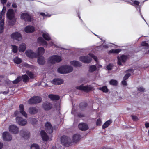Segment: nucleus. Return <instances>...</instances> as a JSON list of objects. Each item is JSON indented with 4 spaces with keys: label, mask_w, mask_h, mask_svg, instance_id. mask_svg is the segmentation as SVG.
<instances>
[{
    "label": "nucleus",
    "mask_w": 149,
    "mask_h": 149,
    "mask_svg": "<svg viewBox=\"0 0 149 149\" xmlns=\"http://www.w3.org/2000/svg\"><path fill=\"white\" fill-rule=\"evenodd\" d=\"M112 121L111 120H109L106 121L102 125L103 129H105L111 123Z\"/></svg>",
    "instance_id": "34"
},
{
    "label": "nucleus",
    "mask_w": 149,
    "mask_h": 149,
    "mask_svg": "<svg viewBox=\"0 0 149 149\" xmlns=\"http://www.w3.org/2000/svg\"><path fill=\"white\" fill-rule=\"evenodd\" d=\"M39 147L37 144H32L31 147V149H39Z\"/></svg>",
    "instance_id": "40"
},
{
    "label": "nucleus",
    "mask_w": 149,
    "mask_h": 149,
    "mask_svg": "<svg viewBox=\"0 0 149 149\" xmlns=\"http://www.w3.org/2000/svg\"><path fill=\"white\" fill-rule=\"evenodd\" d=\"M57 71L58 72L61 74L67 73V71L65 70V66H62L58 68L57 69Z\"/></svg>",
    "instance_id": "23"
},
{
    "label": "nucleus",
    "mask_w": 149,
    "mask_h": 149,
    "mask_svg": "<svg viewBox=\"0 0 149 149\" xmlns=\"http://www.w3.org/2000/svg\"><path fill=\"white\" fill-rule=\"evenodd\" d=\"M64 66L65 70L68 72H67V73L73 71V68L72 66L69 65H66Z\"/></svg>",
    "instance_id": "30"
},
{
    "label": "nucleus",
    "mask_w": 149,
    "mask_h": 149,
    "mask_svg": "<svg viewBox=\"0 0 149 149\" xmlns=\"http://www.w3.org/2000/svg\"><path fill=\"white\" fill-rule=\"evenodd\" d=\"M133 1V2H130V4L134 6L136 8L137 7V6H138L140 3L139 2L136 0L134 1Z\"/></svg>",
    "instance_id": "37"
},
{
    "label": "nucleus",
    "mask_w": 149,
    "mask_h": 149,
    "mask_svg": "<svg viewBox=\"0 0 149 149\" xmlns=\"http://www.w3.org/2000/svg\"><path fill=\"white\" fill-rule=\"evenodd\" d=\"M121 51V50L120 49H112L109 51L110 53H118Z\"/></svg>",
    "instance_id": "41"
},
{
    "label": "nucleus",
    "mask_w": 149,
    "mask_h": 149,
    "mask_svg": "<svg viewBox=\"0 0 149 149\" xmlns=\"http://www.w3.org/2000/svg\"><path fill=\"white\" fill-rule=\"evenodd\" d=\"M3 139L4 141H10L12 139L11 134L8 132H5L3 134Z\"/></svg>",
    "instance_id": "11"
},
{
    "label": "nucleus",
    "mask_w": 149,
    "mask_h": 149,
    "mask_svg": "<svg viewBox=\"0 0 149 149\" xmlns=\"http://www.w3.org/2000/svg\"><path fill=\"white\" fill-rule=\"evenodd\" d=\"M79 60L84 63H88L90 62L92 59L88 56H81L79 58Z\"/></svg>",
    "instance_id": "9"
},
{
    "label": "nucleus",
    "mask_w": 149,
    "mask_h": 149,
    "mask_svg": "<svg viewBox=\"0 0 149 149\" xmlns=\"http://www.w3.org/2000/svg\"><path fill=\"white\" fill-rule=\"evenodd\" d=\"M23 65L24 66L27 67L28 66V65L26 63H24L23 64Z\"/></svg>",
    "instance_id": "62"
},
{
    "label": "nucleus",
    "mask_w": 149,
    "mask_h": 149,
    "mask_svg": "<svg viewBox=\"0 0 149 149\" xmlns=\"http://www.w3.org/2000/svg\"><path fill=\"white\" fill-rule=\"evenodd\" d=\"M45 130L48 133H51L53 132V128L51 123L47 122L45 124Z\"/></svg>",
    "instance_id": "5"
},
{
    "label": "nucleus",
    "mask_w": 149,
    "mask_h": 149,
    "mask_svg": "<svg viewBox=\"0 0 149 149\" xmlns=\"http://www.w3.org/2000/svg\"><path fill=\"white\" fill-rule=\"evenodd\" d=\"M113 67L112 65L111 64H109L107 66V68L108 70H111Z\"/></svg>",
    "instance_id": "49"
},
{
    "label": "nucleus",
    "mask_w": 149,
    "mask_h": 149,
    "mask_svg": "<svg viewBox=\"0 0 149 149\" xmlns=\"http://www.w3.org/2000/svg\"><path fill=\"white\" fill-rule=\"evenodd\" d=\"M96 67L95 65H92L89 67V71L90 72H93L96 69Z\"/></svg>",
    "instance_id": "39"
},
{
    "label": "nucleus",
    "mask_w": 149,
    "mask_h": 149,
    "mask_svg": "<svg viewBox=\"0 0 149 149\" xmlns=\"http://www.w3.org/2000/svg\"><path fill=\"white\" fill-rule=\"evenodd\" d=\"M24 30L27 33H31L35 31V28L32 26H28L25 27Z\"/></svg>",
    "instance_id": "15"
},
{
    "label": "nucleus",
    "mask_w": 149,
    "mask_h": 149,
    "mask_svg": "<svg viewBox=\"0 0 149 149\" xmlns=\"http://www.w3.org/2000/svg\"><path fill=\"white\" fill-rule=\"evenodd\" d=\"M141 45L143 46H145V47H147V48L149 47V45L147 43L146 41H145L141 43Z\"/></svg>",
    "instance_id": "45"
},
{
    "label": "nucleus",
    "mask_w": 149,
    "mask_h": 149,
    "mask_svg": "<svg viewBox=\"0 0 149 149\" xmlns=\"http://www.w3.org/2000/svg\"><path fill=\"white\" fill-rule=\"evenodd\" d=\"M40 134L43 140L47 141L48 139V136L44 131H41L40 132Z\"/></svg>",
    "instance_id": "21"
},
{
    "label": "nucleus",
    "mask_w": 149,
    "mask_h": 149,
    "mask_svg": "<svg viewBox=\"0 0 149 149\" xmlns=\"http://www.w3.org/2000/svg\"><path fill=\"white\" fill-rule=\"evenodd\" d=\"M22 79H23V82H26L29 81V78L26 74H24L22 76V78L20 76L18 77L16 79L13 81V83L16 84L20 81Z\"/></svg>",
    "instance_id": "3"
},
{
    "label": "nucleus",
    "mask_w": 149,
    "mask_h": 149,
    "mask_svg": "<svg viewBox=\"0 0 149 149\" xmlns=\"http://www.w3.org/2000/svg\"><path fill=\"white\" fill-rule=\"evenodd\" d=\"M69 138L66 136H63L61 138V143L64 145H65L68 143V141Z\"/></svg>",
    "instance_id": "19"
},
{
    "label": "nucleus",
    "mask_w": 149,
    "mask_h": 149,
    "mask_svg": "<svg viewBox=\"0 0 149 149\" xmlns=\"http://www.w3.org/2000/svg\"><path fill=\"white\" fill-rule=\"evenodd\" d=\"M126 71H127V72H131V71L132 72H133V69H129L128 70H127Z\"/></svg>",
    "instance_id": "61"
},
{
    "label": "nucleus",
    "mask_w": 149,
    "mask_h": 149,
    "mask_svg": "<svg viewBox=\"0 0 149 149\" xmlns=\"http://www.w3.org/2000/svg\"><path fill=\"white\" fill-rule=\"evenodd\" d=\"M19 108L20 113L25 117H27V114L24 110V105L22 104H20L19 105Z\"/></svg>",
    "instance_id": "17"
},
{
    "label": "nucleus",
    "mask_w": 149,
    "mask_h": 149,
    "mask_svg": "<svg viewBox=\"0 0 149 149\" xmlns=\"http://www.w3.org/2000/svg\"><path fill=\"white\" fill-rule=\"evenodd\" d=\"M131 74L130 73L127 74L123 77V79L125 80H126L128 79L129 77L130 76Z\"/></svg>",
    "instance_id": "48"
},
{
    "label": "nucleus",
    "mask_w": 149,
    "mask_h": 149,
    "mask_svg": "<svg viewBox=\"0 0 149 149\" xmlns=\"http://www.w3.org/2000/svg\"><path fill=\"white\" fill-rule=\"evenodd\" d=\"M11 38L14 40L18 41H20L22 39L21 34L18 32H15L13 33L11 35Z\"/></svg>",
    "instance_id": "4"
},
{
    "label": "nucleus",
    "mask_w": 149,
    "mask_h": 149,
    "mask_svg": "<svg viewBox=\"0 0 149 149\" xmlns=\"http://www.w3.org/2000/svg\"><path fill=\"white\" fill-rule=\"evenodd\" d=\"M17 123L21 126H24L27 123V121L25 119H24L21 117H17L16 118Z\"/></svg>",
    "instance_id": "7"
},
{
    "label": "nucleus",
    "mask_w": 149,
    "mask_h": 149,
    "mask_svg": "<svg viewBox=\"0 0 149 149\" xmlns=\"http://www.w3.org/2000/svg\"><path fill=\"white\" fill-rule=\"evenodd\" d=\"M43 107L45 110H48L51 109L52 106L50 103L46 102L43 104Z\"/></svg>",
    "instance_id": "24"
},
{
    "label": "nucleus",
    "mask_w": 149,
    "mask_h": 149,
    "mask_svg": "<svg viewBox=\"0 0 149 149\" xmlns=\"http://www.w3.org/2000/svg\"><path fill=\"white\" fill-rule=\"evenodd\" d=\"M70 64L75 66H79L81 65V64L80 63L75 61H71Z\"/></svg>",
    "instance_id": "35"
},
{
    "label": "nucleus",
    "mask_w": 149,
    "mask_h": 149,
    "mask_svg": "<svg viewBox=\"0 0 149 149\" xmlns=\"http://www.w3.org/2000/svg\"><path fill=\"white\" fill-rule=\"evenodd\" d=\"M12 50L14 53H16L17 51V47L15 45H12Z\"/></svg>",
    "instance_id": "43"
},
{
    "label": "nucleus",
    "mask_w": 149,
    "mask_h": 149,
    "mask_svg": "<svg viewBox=\"0 0 149 149\" xmlns=\"http://www.w3.org/2000/svg\"><path fill=\"white\" fill-rule=\"evenodd\" d=\"M138 90L139 91L141 92H143L145 90V89L142 87H140L138 88Z\"/></svg>",
    "instance_id": "52"
},
{
    "label": "nucleus",
    "mask_w": 149,
    "mask_h": 149,
    "mask_svg": "<svg viewBox=\"0 0 149 149\" xmlns=\"http://www.w3.org/2000/svg\"><path fill=\"white\" fill-rule=\"evenodd\" d=\"M26 45L24 43L21 44L19 47V51L20 52H24L26 48Z\"/></svg>",
    "instance_id": "28"
},
{
    "label": "nucleus",
    "mask_w": 149,
    "mask_h": 149,
    "mask_svg": "<svg viewBox=\"0 0 149 149\" xmlns=\"http://www.w3.org/2000/svg\"><path fill=\"white\" fill-rule=\"evenodd\" d=\"M62 60L61 57L58 55H54L49 57L48 59L49 63L54 64L56 62H59Z\"/></svg>",
    "instance_id": "2"
},
{
    "label": "nucleus",
    "mask_w": 149,
    "mask_h": 149,
    "mask_svg": "<svg viewBox=\"0 0 149 149\" xmlns=\"http://www.w3.org/2000/svg\"><path fill=\"white\" fill-rule=\"evenodd\" d=\"M12 6V7L13 8H16L17 6L16 4L15 3H13Z\"/></svg>",
    "instance_id": "60"
},
{
    "label": "nucleus",
    "mask_w": 149,
    "mask_h": 149,
    "mask_svg": "<svg viewBox=\"0 0 149 149\" xmlns=\"http://www.w3.org/2000/svg\"><path fill=\"white\" fill-rule=\"evenodd\" d=\"M42 36L43 38L47 40L48 41L51 39V38L47 32L43 33Z\"/></svg>",
    "instance_id": "31"
},
{
    "label": "nucleus",
    "mask_w": 149,
    "mask_h": 149,
    "mask_svg": "<svg viewBox=\"0 0 149 149\" xmlns=\"http://www.w3.org/2000/svg\"><path fill=\"white\" fill-rule=\"evenodd\" d=\"M35 101L33 98H32L31 99H29V100L28 101V103L29 104H34V103H30V102H34Z\"/></svg>",
    "instance_id": "53"
},
{
    "label": "nucleus",
    "mask_w": 149,
    "mask_h": 149,
    "mask_svg": "<svg viewBox=\"0 0 149 149\" xmlns=\"http://www.w3.org/2000/svg\"><path fill=\"white\" fill-rule=\"evenodd\" d=\"M29 121L32 124L34 125L37 123L38 120L36 118H32L29 119Z\"/></svg>",
    "instance_id": "33"
},
{
    "label": "nucleus",
    "mask_w": 149,
    "mask_h": 149,
    "mask_svg": "<svg viewBox=\"0 0 149 149\" xmlns=\"http://www.w3.org/2000/svg\"><path fill=\"white\" fill-rule=\"evenodd\" d=\"M3 146V144L1 143H0V149H1L2 148Z\"/></svg>",
    "instance_id": "64"
},
{
    "label": "nucleus",
    "mask_w": 149,
    "mask_h": 149,
    "mask_svg": "<svg viewBox=\"0 0 149 149\" xmlns=\"http://www.w3.org/2000/svg\"><path fill=\"white\" fill-rule=\"evenodd\" d=\"M9 130L10 132L14 134H17L19 131L18 127L14 125H10L9 127Z\"/></svg>",
    "instance_id": "6"
},
{
    "label": "nucleus",
    "mask_w": 149,
    "mask_h": 149,
    "mask_svg": "<svg viewBox=\"0 0 149 149\" xmlns=\"http://www.w3.org/2000/svg\"><path fill=\"white\" fill-rule=\"evenodd\" d=\"M26 55L29 58H33L37 57V55L33 51L29 50L26 51L25 52Z\"/></svg>",
    "instance_id": "10"
},
{
    "label": "nucleus",
    "mask_w": 149,
    "mask_h": 149,
    "mask_svg": "<svg viewBox=\"0 0 149 149\" xmlns=\"http://www.w3.org/2000/svg\"><path fill=\"white\" fill-rule=\"evenodd\" d=\"M48 97L51 100H56L59 99V97L56 95H54L53 94L49 95Z\"/></svg>",
    "instance_id": "26"
},
{
    "label": "nucleus",
    "mask_w": 149,
    "mask_h": 149,
    "mask_svg": "<svg viewBox=\"0 0 149 149\" xmlns=\"http://www.w3.org/2000/svg\"><path fill=\"white\" fill-rule=\"evenodd\" d=\"M26 73L28 74L29 76L31 78H33L34 77V75L31 72L29 71L26 72Z\"/></svg>",
    "instance_id": "47"
},
{
    "label": "nucleus",
    "mask_w": 149,
    "mask_h": 149,
    "mask_svg": "<svg viewBox=\"0 0 149 149\" xmlns=\"http://www.w3.org/2000/svg\"><path fill=\"white\" fill-rule=\"evenodd\" d=\"M29 111L30 114H34L37 112L38 110L35 107H31L29 108Z\"/></svg>",
    "instance_id": "25"
},
{
    "label": "nucleus",
    "mask_w": 149,
    "mask_h": 149,
    "mask_svg": "<svg viewBox=\"0 0 149 149\" xmlns=\"http://www.w3.org/2000/svg\"><path fill=\"white\" fill-rule=\"evenodd\" d=\"M1 3L3 4H5L7 1V0H1Z\"/></svg>",
    "instance_id": "58"
},
{
    "label": "nucleus",
    "mask_w": 149,
    "mask_h": 149,
    "mask_svg": "<svg viewBox=\"0 0 149 149\" xmlns=\"http://www.w3.org/2000/svg\"><path fill=\"white\" fill-rule=\"evenodd\" d=\"M101 121L100 119H98L97 120L96 122V124L97 125H101Z\"/></svg>",
    "instance_id": "51"
},
{
    "label": "nucleus",
    "mask_w": 149,
    "mask_h": 149,
    "mask_svg": "<svg viewBox=\"0 0 149 149\" xmlns=\"http://www.w3.org/2000/svg\"><path fill=\"white\" fill-rule=\"evenodd\" d=\"M117 81L115 80H111L110 81V84L113 85H116L117 84Z\"/></svg>",
    "instance_id": "44"
},
{
    "label": "nucleus",
    "mask_w": 149,
    "mask_h": 149,
    "mask_svg": "<svg viewBox=\"0 0 149 149\" xmlns=\"http://www.w3.org/2000/svg\"><path fill=\"white\" fill-rule=\"evenodd\" d=\"M76 88L77 89L83 90L86 92H88L93 88V87L90 86H83V85L77 86Z\"/></svg>",
    "instance_id": "8"
},
{
    "label": "nucleus",
    "mask_w": 149,
    "mask_h": 149,
    "mask_svg": "<svg viewBox=\"0 0 149 149\" xmlns=\"http://www.w3.org/2000/svg\"><path fill=\"white\" fill-rule=\"evenodd\" d=\"M132 119L134 121H136L138 120L137 118L135 116L132 115Z\"/></svg>",
    "instance_id": "55"
},
{
    "label": "nucleus",
    "mask_w": 149,
    "mask_h": 149,
    "mask_svg": "<svg viewBox=\"0 0 149 149\" xmlns=\"http://www.w3.org/2000/svg\"><path fill=\"white\" fill-rule=\"evenodd\" d=\"M34 100V102H30L31 103H37L40 102L41 101V99L39 97H33Z\"/></svg>",
    "instance_id": "36"
},
{
    "label": "nucleus",
    "mask_w": 149,
    "mask_h": 149,
    "mask_svg": "<svg viewBox=\"0 0 149 149\" xmlns=\"http://www.w3.org/2000/svg\"><path fill=\"white\" fill-rule=\"evenodd\" d=\"M38 41L42 45L47 46V42L41 37H39L38 38Z\"/></svg>",
    "instance_id": "27"
},
{
    "label": "nucleus",
    "mask_w": 149,
    "mask_h": 149,
    "mask_svg": "<svg viewBox=\"0 0 149 149\" xmlns=\"http://www.w3.org/2000/svg\"><path fill=\"white\" fill-rule=\"evenodd\" d=\"M8 90L7 91H4L3 92H1V93L4 94H6L8 93Z\"/></svg>",
    "instance_id": "59"
},
{
    "label": "nucleus",
    "mask_w": 149,
    "mask_h": 149,
    "mask_svg": "<svg viewBox=\"0 0 149 149\" xmlns=\"http://www.w3.org/2000/svg\"><path fill=\"white\" fill-rule=\"evenodd\" d=\"M124 79H123V80L122 81V84L124 86H127V83L126 81Z\"/></svg>",
    "instance_id": "54"
},
{
    "label": "nucleus",
    "mask_w": 149,
    "mask_h": 149,
    "mask_svg": "<svg viewBox=\"0 0 149 149\" xmlns=\"http://www.w3.org/2000/svg\"><path fill=\"white\" fill-rule=\"evenodd\" d=\"M7 16L10 22L11 21L12 22V23L10 22V24L11 25H13L15 21V19L14 17V12L13 9H10L8 10L7 13Z\"/></svg>",
    "instance_id": "1"
},
{
    "label": "nucleus",
    "mask_w": 149,
    "mask_h": 149,
    "mask_svg": "<svg viewBox=\"0 0 149 149\" xmlns=\"http://www.w3.org/2000/svg\"><path fill=\"white\" fill-rule=\"evenodd\" d=\"M14 61L15 63L17 64L20 63L22 61L21 59L18 58V57H15L14 59Z\"/></svg>",
    "instance_id": "38"
},
{
    "label": "nucleus",
    "mask_w": 149,
    "mask_h": 149,
    "mask_svg": "<svg viewBox=\"0 0 149 149\" xmlns=\"http://www.w3.org/2000/svg\"><path fill=\"white\" fill-rule=\"evenodd\" d=\"M63 81V80L61 79H54L52 81V83L53 84L57 85L62 84Z\"/></svg>",
    "instance_id": "20"
},
{
    "label": "nucleus",
    "mask_w": 149,
    "mask_h": 149,
    "mask_svg": "<svg viewBox=\"0 0 149 149\" xmlns=\"http://www.w3.org/2000/svg\"><path fill=\"white\" fill-rule=\"evenodd\" d=\"M118 58V64L119 65H121V62H124L127 58V56H122L120 57H117Z\"/></svg>",
    "instance_id": "14"
},
{
    "label": "nucleus",
    "mask_w": 149,
    "mask_h": 149,
    "mask_svg": "<svg viewBox=\"0 0 149 149\" xmlns=\"http://www.w3.org/2000/svg\"><path fill=\"white\" fill-rule=\"evenodd\" d=\"M40 15L43 17H50V16H51V15H49L45 14V13H40Z\"/></svg>",
    "instance_id": "50"
},
{
    "label": "nucleus",
    "mask_w": 149,
    "mask_h": 149,
    "mask_svg": "<svg viewBox=\"0 0 149 149\" xmlns=\"http://www.w3.org/2000/svg\"><path fill=\"white\" fill-rule=\"evenodd\" d=\"M4 20L2 19L0 21V33H1L3 32L4 29Z\"/></svg>",
    "instance_id": "32"
},
{
    "label": "nucleus",
    "mask_w": 149,
    "mask_h": 149,
    "mask_svg": "<svg viewBox=\"0 0 149 149\" xmlns=\"http://www.w3.org/2000/svg\"><path fill=\"white\" fill-rule=\"evenodd\" d=\"M37 62L40 65H43L45 63V60L43 56H41L38 57Z\"/></svg>",
    "instance_id": "16"
},
{
    "label": "nucleus",
    "mask_w": 149,
    "mask_h": 149,
    "mask_svg": "<svg viewBox=\"0 0 149 149\" xmlns=\"http://www.w3.org/2000/svg\"><path fill=\"white\" fill-rule=\"evenodd\" d=\"M20 134L21 136L25 138H27L29 136V131L24 129L21 130Z\"/></svg>",
    "instance_id": "12"
},
{
    "label": "nucleus",
    "mask_w": 149,
    "mask_h": 149,
    "mask_svg": "<svg viewBox=\"0 0 149 149\" xmlns=\"http://www.w3.org/2000/svg\"><path fill=\"white\" fill-rule=\"evenodd\" d=\"M145 127L146 128L149 127V123L146 122L145 124Z\"/></svg>",
    "instance_id": "57"
},
{
    "label": "nucleus",
    "mask_w": 149,
    "mask_h": 149,
    "mask_svg": "<svg viewBox=\"0 0 149 149\" xmlns=\"http://www.w3.org/2000/svg\"><path fill=\"white\" fill-rule=\"evenodd\" d=\"M45 52V50L44 48L42 47H39L36 51V54L37 56L43 54Z\"/></svg>",
    "instance_id": "22"
},
{
    "label": "nucleus",
    "mask_w": 149,
    "mask_h": 149,
    "mask_svg": "<svg viewBox=\"0 0 149 149\" xmlns=\"http://www.w3.org/2000/svg\"><path fill=\"white\" fill-rule=\"evenodd\" d=\"M80 137L78 134L74 135L72 137V141L73 142H76L80 139Z\"/></svg>",
    "instance_id": "29"
},
{
    "label": "nucleus",
    "mask_w": 149,
    "mask_h": 149,
    "mask_svg": "<svg viewBox=\"0 0 149 149\" xmlns=\"http://www.w3.org/2000/svg\"><path fill=\"white\" fill-rule=\"evenodd\" d=\"M21 18L25 21H30L31 20V16L26 13H22L21 15Z\"/></svg>",
    "instance_id": "13"
},
{
    "label": "nucleus",
    "mask_w": 149,
    "mask_h": 149,
    "mask_svg": "<svg viewBox=\"0 0 149 149\" xmlns=\"http://www.w3.org/2000/svg\"><path fill=\"white\" fill-rule=\"evenodd\" d=\"M79 128L82 130H86L88 129V125L85 123H81L79 125Z\"/></svg>",
    "instance_id": "18"
},
{
    "label": "nucleus",
    "mask_w": 149,
    "mask_h": 149,
    "mask_svg": "<svg viewBox=\"0 0 149 149\" xmlns=\"http://www.w3.org/2000/svg\"><path fill=\"white\" fill-rule=\"evenodd\" d=\"M99 89L100 90H102L103 92H108V89L106 86H105L102 88H100Z\"/></svg>",
    "instance_id": "42"
},
{
    "label": "nucleus",
    "mask_w": 149,
    "mask_h": 149,
    "mask_svg": "<svg viewBox=\"0 0 149 149\" xmlns=\"http://www.w3.org/2000/svg\"><path fill=\"white\" fill-rule=\"evenodd\" d=\"M103 47L104 48H108V46L106 45H103Z\"/></svg>",
    "instance_id": "63"
},
{
    "label": "nucleus",
    "mask_w": 149,
    "mask_h": 149,
    "mask_svg": "<svg viewBox=\"0 0 149 149\" xmlns=\"http://www.w3.org/2000/svg\"><path fill=\"white\" fill-rule=\"evenodd\" d=\"M6 10V8L4 6L3 7V9H2V10L1 11V12H2V13H3V14H5Z\"/></svg>",
    "instance_id": "56"
},
{
    "label": "nucleus",
    "mask_w": 149,
    "mask_h": 149,
    "mask_svg": "<svg viewBox=\"0 0 149 149\" xmlns=\"http://www.w3.org/2000/svg\"><path fill=\"white\" fill-rule=\"evenodd\" d=\"M89 55L91 57L93 58L96 62L97 61V58L92 54H89Z\"/></svg>",
    "instance_id": "46"
}]
</instances>
